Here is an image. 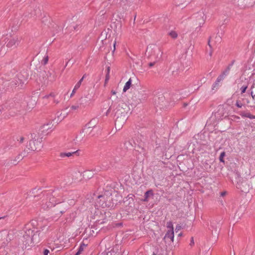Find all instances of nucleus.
I'll return each mask as SVG.
<instances>
[{"mask_svg": "<svg viewBox=\"0 0 255 255\" xmlns=\"http://www.w3.org/2000/svg\"><path fill=\"white\" fill-rule=\"evenodd\" d=\"M37 222L36 221H32L25 225L23 228L24 234L23 237L25 240V245L33 244L36 242L34 238L35 234L34 232L36 229Z\"/></svg>", "mask_w": 255, "mask_h": 255, "instance_id": "f257e3e1", "label": "nucleus"}, {"mask_svg": "<svg viewBox=\"0 0 255 255\" xmlns=\"http://www.w3.org/2000/svg\"><path fill=\"white\" fill-rule=\"evenodd\" d=\"M146 53L149 59L155 60V61H158L161 55L160 49L157 46L154 44H150L148 46Z\"/></svg>", "mask_w": 255, "mask_h": 255, "instance_id": "f03ea898", "label": "nucleus"}, {"mask_svg": "<svg viewBox=\"0 0 255 255\" xmlns=\"http://www.w3.org/2000/svg\"><path fill=\"white\" fill-rule=\"evenodd\" d=\"M205 22L204 14L203 12H199L193 17V23L197 27H201Z\"/></svg>", "mask_w": 255, "mask_h": 255, "instance_id": "7ed1b4c3", "label": "nucleus"}, {"mask_svg": "<svg viewBox=\"0 0 255 255\" xmlns=\"http://www.w3.org/2000/svg\"><path fill=\"white\" fill-rule=\"evenodd\" d=\"M20 40L21 38L18 36L13 37L9 39L6 44V46L8 48H14L18 45Z\"/></svg>", "mask_w": 255, "mask_h": 255, "instance_id": "20e7f679", "label": "nucleus"}, {"mask_svg": "<svg viewBox=\"0 0 255 255\" xmlns=\"http://www.w3.org/2000/svg\"><path fill=\"white\" fill-rule=\"evenodd\" d=\"M40 142L36 141V140H31L29 141L28 148L31 150H36L40 144Z\"/></svg>", "mask_w": 255, "mask_h": 255, "instance_id": "39448f33", "label": "nucleus"}, {"mask_svg": "<svg viewBox=\"0 0 255 255\" xmlns=\"http://www.w3.org/2000/svg\"><path fill=\"white\" fill-rule=\"evenodd\" d=\"M170 239V242L173 243L174 241V232L173 231H168L165 234L164 239Z\"/></svg>", "mask_w": 255, "mask_h": 255, "instance_id": "423d86ee", "label": "nucleus"}, {"mask_svg": "<svg viewBox=\"0 0 255 255\" xmlns=\"http://www.w3.org/2000/svg\"><path fill=\"white\" fill-rule=\"evenodd\" d=\"M131 85V79H129L128 82L125 85V86L123 89V92H126L128 90Z\"/></svg>", "mask_w": 255, "mask_h": 255, "instance_id": "0eeeda50", "label": "nucleus"}, {"mask_svg": "<svg viewBox=\"0 0 255 255\" xmlns=\"http://www.w3.org/2000/svg\"><path fill=\"white\" fill-rule=\"evenodd\" d=\"M75 152H61L60 153V157L61 158H65V157H70L73 154H75Z\"/></svg>", "mask_w": 255, "mask_h": 255, "instance_id": "6e6552de", "label": "nucleus"}, {"mask_svg": "<svg viewBox=\"0 0 255 255\" xmlns=\"http://www.w3.org/2000/svg\"><path fill=\"white\" fill-rule=\"evenodd\" d=\"M80 83H77L74 86V88L72 92V93L70 95V97H72L74 95L76 91L80 88Z\"/></svg>", "mask_w": 255, "mask_h": 255, "instance_id": "1a4fd4ad", "label": "nucleus"}, {"mask_svg": "<svg viewBox=\"0 0 255 255\" xmlns=\"http://www.w3.org/2000/svg\"><path fill=\"white\" fill-rule=\"evenodd\" d=\"M152 195L153 192L152 190H148L145 193L144 197L145 198L143 200L144 201L147 202L148 201V197L149 195Z\"/></svg>", "mask_w": 255, "mask_h": 255, "instance_id": "9d476101", "label": "nucleus"}, {"mask_svg": "<svg viewBox=\"0 0 255 255\" xmlns=\"http://www.w3.org/2000/svg\"><path fill=\"white\" fill-rule=\"evenodd\" d=\"M85 247H86V245L85 244L81 245L79 248L78 251L75 255H80L81 254V253L84 251Z\"/></svg>", "mask_w": 255, "mask_h": 255, "instance_id": "9b49d317", "label": "nucleus"}, {"mask_svg": "<svg viewBox=\"0 0 255 255\" xmlns=\"http://www.w3.org/2000/svg\"><path fill=\"white\" fill-rule=\"evenodd\" d=\"M141 98L140 99V103L144 102L147 98V94L145 93H141Z\"/></svg>", "mask_w": 255, "mask_h": 255, "instance_id": "f8f14e48", "label": "nucleus"}, {"mask_svg": "<svg viewBox=\"0 0 255 255\" xmlns=\"http://www.w3.org/2000/svg\"><path fill=\"white\" fill-rule=\"evenodd\" d=\"M190 0H175V3L177 5H180L184 3L186 1H189Z\"/></svg>", "mask_w": 255, "mask_h": 255, "instance_id": "ddd939ff", "label": "nucleus"}, {"mask_svg": "<svg viewBox=\"0 0 255 255\" xmlns=\"http://www.w3.org/2000/svg\"><path fill=\"white\" fill-rule=\"evenodd\" d=\"M167 228L169 229L168 231H173V225L171 222L167 223Z\"/></svg>", "mask_w": 255, "mask_h": 255, "instance_id": "4468645a", "label": "nucleus"}, {"mask_svg": "<svg viewBox=\"0 0 255 255\" xmlns=\"http://www.w3.org/2000/svg\"><path fill=\"white\" fill-rule=\"evenodd\" d=\"M80 108V105L79 104H76L74 105H72L71 107V109L73 111H76L79 109Z\"/></svg>", "mask_w": 255, "mask_h": 255, "instance_id": "2eb2a0df", "label": "nucleus"}, {"mask_svg": "<svg viewBox=\"0 0 255 255\" xmlns=\"http://www.w3.org/2000/svg\"><path fill=\"white\" fill-rule=\"evenodd\" d=\"M225 152H222L221 153V154L220 155V157H219V160L221 162H224V157H225Z\"/></svg>", "mask_w": 255, "mask_h": 255, "instance_id": "dca6fc26", "label": "nucleus"}, {"mask_svg": "<svg viewBox=\"0 0 255 255\" xmlns=\"http://www.w3.org/2000/svg\"><path fill=\"white\" fill-rule=\"evenodd\" d=\"M169 35L170 36L173 38H175L177 37V34L176 33V32L175 31H171L169 33Z\"/></svg>", "mask_w": 255, "mask_h": 255, "instance_id": "f3484780", "label": "nucleus"}, {"mask_svg": "<svg viewBox=\"0 0 255 255\" xmlns=\"http://www.w3.org/2000/svg\"><path fill=\"white\" fill-rule=\"evenodd\" d=\"M240 115L242 117H246L248 118H249L250 119H253L254 117L250 114H247L246 115H244L243 114H240Z\"/></svg>", "mask_w": 255, "mask_h": 255, "instance_id": "a211bd4d", "label": "nucleus"}, {"mask_svg": "<svg viewBox=\"0 0 255 255\" xmlns=\"http://www.w3.org/2000/svg\"><path fill=\"white\" fill-rule=\"evenodd\" d=\"M236 105L239 108H241L243 106L242 103L239 101H237Z\"/></svg>", "mask_w": 255, "mask_h": 255, "instance_id": "6ab92c4d", "label": "nucleus"}, {"mask_svg": "<svg viewBox=\"0 0 255 255\" xmlns=\"http://www.w3.org/2000/svg\"><path fill=\"white\" fill-rule=\"evenodd\" d=\"M247 86H243L241 88V92H242V93H244L247 89Z\"/></svg>", "mask_w": 255, "mask_h": 255, "instance_id": "aec40b11", "label": "nucleus"}, {"mask_svg": "<svg viewBox=\"0 0 255 255\" xmlns=\"http://www.w3.org/2000/svg\"><path fill=\"white\" fill-rule=\"evenodd\" d=\"M153 61L152 62H150L149 64H148V65L150 67H152L153 66H154L155 65V64L158 61H155V60H153Z\"/></svg>", "mask_w": 255, "mask_h": 255, "instance_id": "412c9836", "label": "nucleus"}, {"mask_svg": "<svg viewBox=\"0 0 255 255\" xmlns=\"http://www.w3.org/2000/svg\"><path fill=\"white\" fill-rule=\"evenodd\" d=\"M53 205V204L50 202H49L48 203H46V206H44L43 207L45 208L46 206L47 208L50 207Z\"/></svg>", "mask_w": 255, "mask_h": 255, "instance_id": "4be33fe9", "label": "nucleus"}, {"mask_svg": "<svg viewBox=\"0 0 255 255\" xmlns=\"http://www.w3.org/2000/svg\"><path fill=\"white\" fill-rule=\"evenodd\" d=\"M24 140V138L23 136H20L19 139H17L19 143H22Z\"/></svg>", "mask_w": 255, "mask_h": 255, "instance_id": "5701e85b", "label": "nucleus"}, {"mask_svg": "<svg viewBox=\"0 0 255 255\" xmlns=\"http://www.w3.org/2000/svg\"><path fill=\"white\" fill-rule=\"evenodd\" d=\"M49 253V250L47 249H45L44 251L43 254H44V255H48Z\"/></svg>", "mask_w": 255, "mask_h": 255, "instance_id": "b1692460", "label": "nucleus"}, {"mask_svg": "<svg viewBox=\"0 0 255 255\" xmlns=\"http://www.w3.org/2000/svg\"><path fill=\"white\" fill-rule=\"evenodd\" d=\"M223 78H224V75L221 76H220V77L218 78L217 81H221V80H222V79H223Z\"/></svg>", "mask_w": 255, "mask_h": 255, "instance_id": "393cba45", "label": "nucleus"}, {"mask_svg": "<svg viewBox=\"0 0 255 255\" xmlns=\"http://www.w3.org/2000/svg\"><path fill=\"white\" fill-rule=\"evenodd\" d=\"M75 174L77 177H79L80 179L81 178V174L80 172H77Z\"/></svg>", "mask_w": 255, "mask_h": 255, "instance_id": "a878e982", "label": "nucleus"}, {"mask_svg": "<svg viewBox=\"0 0 255 255\" xmlns=\"http://www.w3.org/2000/svg\"><path fill=\"white\" fill-rule=\"evenodd\" d=\"M251 95H252L253 99H254V98L255 97V93H254V91H253L251 92Z\"/></svg>", "mask_w": 255, "mask_h": 255, "instance_id": "bb28decb", "label": "nucleus"}, {"mask_svg": "<svg viewBox=\"0 0 255 255\" xmlns=\"http://www.w3.org/2000/svg\"><path fill=\"white\" fill-rule=\"evenodd\" d=\"M84 78V76H83V77L77 83H80V85H81V83H82V82L83 81Z\"/></svg>", "mask_w": 255, "mask_h": 255, "instance_id": "cd10ccee", "label": "nucleus"}, {"mask_svg": "<svg viewBox=\"0 0 255 255\" xmlns=\"http://www.w3.org/2000/svg\"><path fill=\"white\" fill-rule=\"evenodd\" d=\"M180 228H181V226H177L176 227L175 231H179V230H180Z\"/></svg>", "mask_w": 255, "mask_h": 255, "instance_id": "c85d7f7f", "label": "nucleus"}, {"mask_svg": "<svg viewBox=\"0 0 255 255\" xmlns=\"http://www.w3.org/2000/svg\"><path fill=\"white\" fill-rule=\"evenodd\" d=\"M227 192H222L221 193V195L222 196H225Z\"/></svg>", "mask_w": 255, "mask_h": 255, "instance_id": "c756f323", "label": "nucleus"}, {"mask_svg": "<svg viewBox=\"0 0 255 255\" xmlns=\"http://www.w3.org/2000/svg\"><path fill=\"white\" fill-rule=\"evenodd\" d=\"M111 93H112V95H115L116 94L117 92L115 91H114V90H112L111 91Z\"/></svg>", "mask_w": 255, "mask_h": 255, "instance_id": "7c9ffc66", "label": "nucleus"}, {"mask_svg": "<svg viewBox=\"0 0 255 255\" xmlns=\"http://www.w3.org/2000/svg\"><path fill=\"white\" fill-rule=\"evenodd\" d=\"M119 122V118H117L116 121V123H115L116 126H117V125H118Z\"/></svg>", "mask_w": 255, "mask_h": 255, "instance_id": "2f4dec72", "label": "nucleus"}, {"mask_svg": "<svg viewBox=\"0 0 255 255\" xmlns=\"http://www.w3.org/2000/svg\"><path fill=\"white\" fill-rule=\"evenodd\" d=\"M116 41H115L114 43V51L116 49Z\"/></svg>", "mask_w": 255, "mask_h": 255, "instance_id": "473e14b6", "label": "nucleus"}, {"mask_svg": "<svg viewBox=\"0 0 255 255\" xmlns=\"http://www.w3.org/2000/svg\"><path fill=\"white\" fill-rule=\"evenodd\" d=\"M108 80H109V78L108 76H107L106 79L105 80V84L108 82Z\"/></svg>", "mask_w": 255, "mask_h": 255, "instance_id": "72a5a7b5", "label": "nucleus"}, {"mask_svg": "<svg viewBox=\"0 0 255 255\" xmlns=\"http://www.w3.org/2000/svg\"><path fill=\"white\" fill-rule=\"evenodd\" d=\"M210 56H211V55H212V52H210Z\"/></svg>", "mask_w": 255, "mask_h": 255, "instance_id": "f704fd0d", "label": "nucleus"}, {"mask_svg": "<svg viewBox=\"0 0 255 255\" xmlns=\"http://www.w3.org/2000/svg\"><path fill=\"white\" fill-rule=\"evenodd\" d=\"M152 255H156L154 253H153Z\"/></svg>", "mask_w": 255, "mask_h": 255, "instance_id": "c9c22d12", "label": "nucleus"}]
</instances>
